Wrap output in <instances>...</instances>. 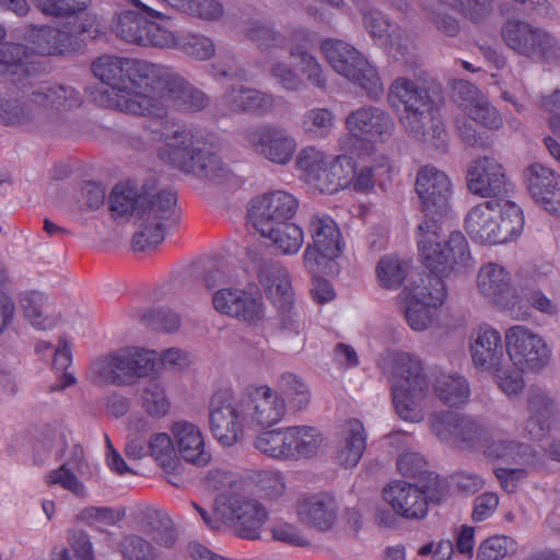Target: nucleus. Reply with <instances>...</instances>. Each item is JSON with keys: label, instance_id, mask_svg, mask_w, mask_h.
<instances>
[{"label": "nucleus", "instance_id": "f257e3e1", "mask_svg": "<svg viewBox=\"0 0 560 560\" xmlns=\"http://www.w3.org/2000/svg\"><path fill=\"white\" fill-rule=\"evenodd\" d=\"M92 72L102 83L117 91V105L129 114H147L154 108L153 84L156 67L139 59L103 55L92 63Z\"/></svg>", "mask_w": 560, "mask_h": 560}, {"label": "nucleus", "instance_id": "f03ea898", "mask_svg": "<svg viewBox=\"0 0 560 560\" xmlns=\"http://www.w3.org/2000/svg\"><path fill=\"white\" fill-rule=\"evenodd\" d=\"M388 101L392 106L397 103L404 105L399 122L409 136L430 143L436 150H445L447 133L443 122L434 114L443 101L439 91L430 93L412 80L398 78L389 88Z\"/></svg>", "mask_w": 560, "mask_h": 560}, {"label": "nucleus", "instance_id": "7ed1b4c3", "mask_svg": "<svg viewBox=\"0 0 560 560\" xmlns=\"http://www.w3.org/2000/svg\"><path fill=\"white\" fill-rule=\"evenodd\" d=\"M524 225L521 208L508 199H491L475 206L465 220L469 236L481 244H502L517 236Z\"/></svg>", "mask_w": 560, "mask_h": 560}, {"label": "nucleus", "instance_id": "20e7f679", "mask_svg": "<svg viewBox=\"0 0 560 560\" xmlns=\"http://www.w3.org/2000/svg\"><path fill=\"white\" fill-rule=\"evenodd\" d=\"M138 202L139 230L133 235L132 248L152 250L164 241L165 231L179 221L177 196L172 190L153 191L152 186L143 185Z\"/></svg>", "mask_w": 560, "mask_h": 560}, {"label": "nucleus", "instance_id": "39448f33", "mask_svg": "<svg viewBox=\"0 0 560 560\" xmlns=\"http://www.w3.org/2000/svg\"><path fill=\"white\" fill-rule=\"evenodd\" d=\"M442 226L436 220H424L418 225V247L429 272L440 277L448 276L456 266H466L470 260L465 236L454 231L442 241Z\"/></svg>", "mask_w": 560, "mask_h": 560}, {"label": "nucleus", "instance_id": "423d86ee", "mask_svg": "<svg viewBox=\"0 0 560 560\" xmlns=\"http://www.w3.org/2000/svg\"><path fill=\"white\" fill-rule=\"evenodd\" d=\"M429 392V383L418 360L409 353H395L392 359V394L398 416L406 421L420 422V406Z\"/></svg>", "mask_w": 560, "mask_h": 560}, {"label": "nucleus", "instance_id": "0eeeda50", "mask_svg": "<svg viewBox=\"0 0 560 560\" xmlns=\"http://www.w3.org/2000/svg\"><path fill=\"white\" fill-rule=\"evenodd\" d=\"M155 353L142 348H121L94 360L90 380L94 385L130 386L154 369Z\"/></svg>", "mask_w": 560, "mask_h": 560}, {"label": "nucleus", "instance_id": "6e6552de", "mask_svg": "<svg viewBox=\"0 0 560 560\" xmlns=\"http://www.w3.org/2000/svg\"><path fill=\"white\" fill-rule=\"evenodd\" d=\"M320 51L338 74L360 86L370 100L383 95L384 86L376 69L355 47L341 39L326 38Z\"/></svg>", "mask_w": 560, "mask_h": 560}, {"label": "nucleus", "instance_id": "1a4fd4ad", "mask_svg": "<svg viewBox=\"0 0 560 560\" xmlns=\"http://www.w3.org/2000/svg\"><path fill=\"white\" fill-rule=\"evenodd\" d=\"M447 485L438 475H425L421 483L395 481L383 490L384 500L399 516L420 520L427 515L429 503L440 504L447 495Z\"/></svg>", "mask_w": 560, "mask_h": 560}, {"label": "nucleus", "instance_id": "9d476101", "mask_svg": "<svg viewBox=\"0 0 560 560\" xmlns=\"http://www.w3.org/2000/svg\"><path fill=\"white\" fill-rule=\"evenodd\" d=\"M504 44L516 55L534 62L560 59V43L549 31L520 19H508L501 27Z\"/></svg>", "mask_w": 560, "mask_h": 560}, {"label": "nucleus", "instance_id": "9b49d317", "mask_svg": "<svg viewBox=\"0 0 560 560\" xmlns=\"http://www.w3.org/2000/svg\"><path fill=\"white\" fill-rule=\"evenodd\" d=\"M409 285H405L399 296L404 301L405 318L411 329L423 331L433 323L435 310L446 296L444 280L432 275L418 273Z\"/></svg>", "mask_w": 560, "mask_h": 560}, {"label": "nucleus", "instance_id": "f8f14e48", "mask_svg": "<svg viewBox=\"0 0 560 560\" xmlns=\"http://www.w3.org/2000/svg\"><path fill=\"white\" fill-rule=\"evenodd\" d=\"M215 516L240 538L255 540L268 520V511L257 500L237 494H220L213 503Z\"/></svg>", "mask_w": 560, "mask_h": 560}, {"label": "nucleus", "instance_id": "ddd939ff", "mask_svg": "<svg viewBox=\"0 0 560 560\" xmlns=\"http://www.w3.org/2000/svg\"><path fill=\"white\" fill-rule=\"evenodd\" d=\"M432 434L440 441L451 442L462 448L485 447L490 442L489 429L479 420L454 411H436L430 415Z\"/></svg>", "mask_w": 560, "mask_h": 560}, {"label": "nucleus", "instance_id": "4468645a", "mask_svg": "<svg viewBox=\"0 0 560 560\" xmlns=\"http://www.w3.org/2000/svg\"><path fill=\"white\" fill-rule=\"evenodd\" d=\"M505 351L522 372H539L550 361V350L544 339L525 326L516 325L505 331Z\"/></svg>", "mask_w": 560, "mask_h": 560}, {"label": "nucleus", "instance_id": "2eb2a0df", "mask_svg": "<svg viewBox=\"0 0 560 560\" xmlns=\"http://www.w3.org/2000/svg\"><path fill=\"white\" fill-rule=\"evenodd\" d=\"M246 420L241 401L236 402L226 390H218L209 402V424L213 436L224 446L237 443L244 433L243 422Z\"/></svg>", "mask_w": 560, "mask_h": 560}, {"label": "nucleus", "instance_id": "dca6fc26", "mask_svg": "<svg viewBox=\"0 0 560 560\" xmlns=\"http://www.w3.org/2000/svg\"><path fill=\"white\" fill-rule=\"evenodd\" d=\"M243 137L258 155L278 165L290 163L298 147L295 138L276 125L248 127Z\"/></svg>", "mask_w": 560, "mask_h": 560}, {"label": "nucleus", "instance_id": "f3484780", "mask_svg": "<svg viewBox=\"0 0 560 560\" xmlns=\"http://www.w3.org/2000/svg\"><path fill=\"white\" fill-rule=\"evenodd\" d=\"M416 191L421 200V210L425 220H436L445 217L450 210L452 185L445 173L432 166L422 167L416 179Z\"/></svg>", "mask_w": 560, "mask_h": 560}, {"label": "nucleus", "instance_id": "a211bd4d", "mask_svg": "<svg viewBox=\"0 0 560 560\" xmlns=\"http://www.w3.org/2000/svg\"><path fill=\"white\" fill-rule=\"evenodd\" d=\"M466 184L471 194L493 199H506L513 188L502 164L489 156L478 158L468 164Z\"/></svg>", "mask_w": 560, "mask_h": 560}, {"label": "nucleus", "instance_id": "6ab92c4d", "mask_svg": "<svg viewBox=\"0 0 560 560\" xmlns=\"http://www.w3.org/2000/svg\"><path fill=\"white\" fill-rule=\"evenodd\" d=\"M247 256L256 264L259 281L275 306L280 312H290L294 292L287 269L278 260L264 257L255 248H247Z\"/></svg>", "mask_w": 560, "mask_h": 560}, {"label": "nucleus", "instance_id": "aec40b11", "mask_svg": "<svg viewBox=\"0 0 560 560\" xmlns=\"http://www.w3.org/2000/svg\"><path fill=\"white\" fill-rule=\"evenodd\" d=\"M308 232L313 244L304 252V265L311 272L316 270L320 258L334 259L341 253V234L336 222L328 215H312Z\"/></svg>", "mask_w": 560, "mask_h": 560}, {"label": "nucleus", "instance_id": "412c9836", "mask_svg": "<svg viewBox=\"0 0 560 560\" xmlns=\"http://www.w3.org/2000/svg\"><path fill=\"white\" fill-rule=\"evenodd\" d=\"M299 200L283 190L255 197L249 202L248 217L255 230L289 222L296 213Z\"/></svg>", "mask_w": 560, "mask_h": 560}, {"label": "nucleus", "instance_id": "4be33fe9", "mask_svg": "<svg viewBox=\"0 0 560 560\" xmlns=\"http://www.w3.org/2000/svg\"><path fill=\"white\" fill-rule=\"evenodd\" d=\"M526 188L533 200L551 214L560 213V176L551 168L532 163L523 171Z\"/></svg>", "mask_w": 560, "mask_h": 560}, {"label": "nucleus", "instance_id": "5701e85b", "mask_svg": "<svg viewBox=\"0 0 560 560\" xmlns=\"http://www.w3.org/2000/svg\"><path fill=\"white\" fill-rule=\"evenodd\" d=\"M241 407L246 419L265 427L277 423L285 410L284 398L267 386L247 389L241 399Z\"/></svg>", "mask_w": 560, "mask_h": 560}, {"label": "nucleus", "instance_id": "b1692460", "mask_svg": "<svg viewBox=\"0 0 560 560\" xmlns=\"http://www.w3.org/2000/svg\"><path fill=\"white\" fill-rule=\"evenodd\" d=\"M528 419L522 427V435L532 440L544 438L551 429L558 412L557 405L549 394L532 386L527 395Z\"/></svg>", "mask_w": 560, "mask_h": 560}, {"label": "nucleus", "instance_id": "393cba45", "mask_svg": "<svg viewBox=\"0 0 560 560\" xmlns=\"http://www.w3.org/2000/svg\"><path fill=\"white\" fill-rule=\"evenodd\" d=\"M214 308L250 325H257L265 316L261 296H250L245 292L221 289L212 296Z\"/></svg>", "mask_w": 560, "mask_h": 560}, {"label": "nucleus", "instance_id": "a878e982", "mask_svg": "<svg viewBox=\"0 0 560 560\" xmlns=\"http://www.w3.org/2000/svg\"><path fill=\"white\" fill-rule=\"evenodd\" d=\"M470 354L474 365L483 372L500 371L501 363H506L501 335L490 326L471 334Z\"/></svg>", "mask_w": 560, "mask_h": 560}, {"label": "nucleus", "instance_id": "bb28decb", "mask_svg": "<svg viewBox=\"0 0 560 560\" xmlns=\"http://www.w3.org/2000/svg\"><path fill=\"white\" fill-rule=\"evenodd\" d=\"M479 292L493 304L509 307L516 298L511 273L502 266L488 262L478 272Z\"/></svg>", "mask_w": 560, "mask_h": 560}, {"label": "nucleus", "instance_id": "cd10ccee", "mask_svg": "<svg viewBox=\"0 0 560 560\" xmlns=\"http://www.w3.org/2000/svg\"><path fill=\"white\" fill-rule=\"evenodd\" d=\"M338 503L326 492L300 499L296 512L302 523L320 533L332 529L338 518Z\"/></svg>", "mask_w": 560, "mask_h": 560}, {"label": "nucleus", "instance_id": "c85d7f7f", "mask_svg": "<svg viewBox=\"0 0 560 560\" xmlns=\"http://www.w3.org/2000/svg\"><path fill=\"white\" fill-rule=\"evenodd\" d=\"M222 105L224 107L222 115L252 114L264 116L273 108L275 101L271 95L257 89L232 84L222 96Z\"/></svg>", "mask_w": 560, "mask_h": 560}, {"label": "nucleus", "instance_id": "c756f323", "mask_svg": "<svg viewBox=\"0 0 560 560\" xmlns=\"http://www.w3.org/2000/svg\"><path fill=\"white\" fill-rule=\"evenodd\" d=\"M346 125L352 133L380 141L388 139L395 130L392 116L375 106H363L350 112L346 118Z\"/></svg>", "mask_w": 560, "mask_h": 560}, {"label": "nucleus", "instance_id": "7c9ffc66", "mask_svg": "<svg viewBox=\"0 0 560 560\" xmlns=\"http://www.w3.org/2000/svg\"><path fill=\"white\" fill-rule=\"evenodd\" d=\"M166 148L161 150V159L170 162L179 171L191 170V161L198 156L201 147L191 128L175 125L170 137L166 138Z\"/></svg>", "mask_w": 560, "mask_h": 560}, {"label": "nucleus", "instance_id": "2f4dec72", "mask_svg": "<svg viewBox=\"0 0 560 560\" xmlns=\"http://www.w3.org/2000/svg\"><path fill=\"white\" fill-rule=\"evenodd\" d=\"M365 431L361 421H347L340 432L336 448V460L346 468L354 467L361 459L366 442Z\"/></svg>", "mask_w": 560, "mask_h": 560}, {"label": "nucleus", "instance_id": "473e14b6", "mask_svg": "<svg viewBox=\"0 0 560 560\" xmlns=\"http://www.w3.org/2000/svg\"><path fill=\"white\" fill-rule=\"evenodd\" d=\"M173 433L178 453L185 462L196 466L209 463L211 454L205 450V440L198 427L189 422H176Z\"/></svg>", "mask_w": 560, "mask_h": 560}, {"label": "nucleus", "instance_id": "72a5a7b5", "mask_svg": "<svg viewBox=\"0 0 560 560\" xmlns=\"http://www.w3.org/2000/svg\"><path fill=\"white\" fill-rule=\"evenodd\" d=\"M138 524L141 530L162 547L171 548L177 539L173 521L166 512L148 506L139 512Z\"/></svg>", "mask_w": 560, "mask_h": 560}, {"label": "nucleus", "instance_id": "f704fd0d", "mask_svg": "<svg viewBox=\"0 0 560 560\" xmlns=\"http://www.w3.org/2000/svg\"><path fill=\"white\" fill-rule=\"evenodd\" d=\"M485 454L490 459L512 460L535 468L542 465L541 457L536 450L528 444L513 440H499L489 443Z\"/></svg>", "mask_w": 560, "mask_h": 560}, {"label": "nucleus", "instance_id": "c9c22d12", "mask_svg": "<svg viewBox=\"0 0 560 560\" xmlns=\"http://www.w3.org/2000/svg\"><path fill=\"white\" fill-rule=\"evenodd\" d=\"M25 39L33 45L34 52L43 56L60 54L69 46V33L50 25H28Z\"/></svg>", "mask_w": 560, "mask_h": 560}, {"label": "nucleus", "instance_id": "e433bc0d", "mask_svg": "<svg viewBox=\"0 0 560 560\" xmlns=\"http://www.w3.org/2000/svg\"><path fill=\"white\" fill-rule=\"evenodd\" d=\"M30 103L45 108L68 109L79 106L80 93L63 84L40 85L30 94Z\"/></svg>", "mask_w": 560, "mask_h": 560}, {"label": "nucleus", "instance_id": "4c0bfd02", "mask_svg": "<svg viewBox=\"0 0 560 560\" xmlns=\"http://www.w3.org/2000/svg\"><path fill=\"white\" fill-rule=\"evenodd\" d=\"M289 459L299 460L316 456L324 443L322 433L314 427H289Z\"/></svg>", "mask_w": 560, "mask_h": 560}, {"label": "nucleus", "instance_id": "58836bf2", "mask_svg": "<svg viewBox=\"0 0 560 560\" xmlns=\"http://www.w3.org/2000/svg\"><path fill=\"white\" fill-rule=\"evenodd\" d=\"M262 237L270 241V245L283 255H293L303 245L304 234L302 229L291 222L270 225L256 230Z\"/></svg>", "mask_w": 560, "mask_h": 560}, {"label": "nucleus", "instance_id": "ea45409f", "mask_svg": "<svg viewBox=\"0 0 560 560\" xmlns=\"http://www.w3.org/2000/svg\"><path fill=\"white\" fill-rule=\"evenodd\" d=\"M435 396L446 406L459 407L467 402L470 388L459 374H440L433 384Z\"/></svg>", "mask_w": 560, "mask_h": 560}, {"label": "nucleus", "instance_id": "a19ab883", "mask_svg": "<svg viewBox=\"0 0 560 560\" xmlns=\"http://www.w3.org/2000/svg\"><path fill=\"white\" fill-rule=\"evenodd\" d=\"M165 84L171 97L183 110L200 112L210 103V98L202 91L188 85L180 78H168Z\"/></svg>", "mask_w": 560, "mask_h": 560}, {"label": "nucleus", "instance_id": "79ce46f5", "mask_svg": "<svg viewBox=\"0 0 560 560\" xmlns=\"http://www.w3.org/2000/svg\"><path fill=\"white\" fill-rule=\"evenodd\" d=\"M191 170H184V172L215 183L225 180L231 174L230 168L219 155L203 148L191 161Z\"/></svg>", "mask_w": 560, "mask_h": 560}, {"label": "nucleus", "instance_id": "37998d69", "mask_svg": "<svg viewBox=\"0 0 560 560\" xmlns=\"http://www.w3.org/2000/svg\"><path fill=\"white\" fill-rule=\"evenodd\" d=\"M246 36L261 50L283 49L287 46V36L278 31L271 22L265 20L249 21L246 27Z\"/></svg>", "mask_w": 560, "mask_h": 560}, {"label": "nucleus", "instance_id": "c03bdc74", "mask_svg": "<svg viewBox=\"0 0 560 560\" xmlns=\"http://www.w3.org/2000/svg\"><path fill=\"white\" fill-rule=\"evenodd\" d=\"M409 261L397 256H385L380 259L376 272L381 285L385 289H398L404 280L411 275Z\"/></svg>", "mask_w": 560, "mask_h": 560}, {"label": "nucleus", "instance_id": "a18cd8bd", "mask_svg": "<svg viewBox=\"0 0 560 560\" xmlns=\"http://www.w3.org/2000/svg\"><path fill=\"white\" fill-rule=\"evenodd\" d=\"M21 306L25 319L36 329H51L57 318L46 314L45 298L42 293L30 292L21 299Z\"/></svg>", "mask_w": 560, "mask_h": 560}, {"label": "nucleus", "instance_id": "49530a36", "mask_svg": "<svg viewBox=\"0 0 560 560\" xmlns=\"http://www.w3.org/2000/svg\"><path fill=\"white\" fill-rule=\"evenodd\" d=\"M289 427L265 431L255 440L259 452L277 459H289Z\"/></svg>", "mask_w": 560, "mask_h": 560}, {"label": "nucleus", "instance_id": "de8ad7c7", "mask_svg": "<svg viewBox=\"0 0 560 560\" xmlns=\"http://www.w3.org/2000/svg\"><path fill=\"white\" fill-rule=\"evenodd\" d=\"M124 560H159L160 552L152 542L137 534H127L118 542Z\"/></svg>", "mask_w": 560, "mask_h": 560}, {"label": "nucleus", "instance_id": "09e8293b", "mask_svg": "<svg viewBox=\"0 0 560 560\" xmlns=\"http://www.w3.org/2000/svg\"><path fill=\"white\" fill-rule=\"evenodd\" d=\"M149 455L154 457L166 474L179 468V460L172 439L166 433H155L149 440Z\"/></svg>", "mask_w": 560, "mask_h": 560}, {"label": "nucleus", "instance_id": "8fccbe9b", "mask_svg": "<svg viewBox=\"0 0 560 560\" xmlns=\"http://www.w3.org/2000/svg\"><path fill=\"white\" fill-rule=\"evenodd\" d=\"M142 194V187L138 190L131 186L116 185L109 197V210L115 217H128L136 214L138 217V200Z\"/></svg>", "mask_w": 560, "mask_h": 560}, {"label": "nucleus", "instance_id": "3c124183", "mask_svg": "<svg viewBox=\"0 0 560 560\" xmlns=\"http://www.w3.org/2000/svg\"><path fill=\"white\" fill-rule=\"evenodd\" d=\"M335 124V115L327 108L307 110L301 120L302 130L312 138H325Z\"/></svg>", "mask_w": 560, "mask_h": 560}, {"label": "nucleus", "instance_id": "603ef678", "mask_svg": "<svg viewBox=\"0 0 560 560\" xmlns=\"http://www.w3.org/2000/svg\"><path fill=\"white\" fill-rule=\"evenodd\" d=\"M35 117L36 114L24 101L0 97V124L20 126L33 121Z\"/></svg>", "mask_w": 560, "mask_h": 560}, {"label": "nucleus", "instance_id": "864d4df0", "mask_svg": "<svg viewBox=\"0 0 560 560\" xmlns=\"http://www.w3.org/2000/svg\"><path fill=\"white\" fill-rule=\"evenodd\" d=\"M385 50L395 60L408 62L412 57L416 49L413 40L407 31L398 25L392 26V30L386 35Z\"/></svg>", "mask_w": 560, "mask_h": 560}, {"label": "nucleus", "instance_id": "5fc2aeb1", "mask_svg": "<svg viewBox=\"0 0 560 560\" xmlns=\"http://www.w3.org/2000/svg\"><path fill=\"white\" fill-rule=\"evenodd\" d=\"M33 2L45 15L69 20L85 11L90 0H33Z\"/></svg>", "mask_w": 560, "mask_h": 560}, {"label": "nucleus", "instance_id": "6e6d98bb", "mask_svg": "<svg viewBox=\"0 0 560 560\" xmlns=\"http://www.w3.org/2000/svg\"><path fill=\"white\" fill-rule=\"evenodd\" d=\"M280 389L285 399L296 410L304 409L311 399L307 386L294 374L285 373L280 380Z\"/></svg>", "mask_w": 560, "mask_h": 560}, {"label": "nucleus", "instance_id": "4d7b16f0", "mask_svg": "<svg viewBox=\"0 0 560 560\" xmlns=\"http://www.w3.org/2000/svg\"><path fill=\"white\" fill-rule=\"evenodd\" d=\"M176 48L197 60H207L215 52L213 42L203 35L197 34L179 36Z\"/></svg>", "mask_w": 560, "mask_h": 560}, {"label": "nucleus", "instance_id": "13d9d810", "mask_svg": "<svg viewBox=\"0 0 560 560\" xmlns=\"http://www.w3.org/2000/svg\"><path fill=\"white\" fill-rule=\"evenodd\" d=\"M172 7L198 16L203 20L212 21L221 16L222 5L217 0H167Z\"/></svg>", "mask_w": 560, "mask_h": 560}, {"label": "nucleus", "instance_id": "bf43d9fd", "mask_svg": "<svg viewBox=\"0 0 560 560\" xmlns=\"http://www.w3.org/2000/svg\"><path fill=\"white\" fill-rule=\"evenodd\" d=\"M467 116L475 122L481 125L488 130H498L503 126L502 117L499 110L489 102L487 96H482L467 113Z\"/></svg>", "mask_w": 560, "mask_h": 560}, {"label": "nucleus", "instance_id": "052dcab7", "mask_svg": "<svg viewBox=\"0 0 560 560\" xmlns=\"http://www.w3.org/2000/svg\"><path fill=\"white\" fill-rule=\"evenodd\" d=\"M456 9L464 18L472 23H480L492 11L493 0H439Z\"/></svg>", "mask_w": 560, "mask_h": 560}, {"label": "nucleus", "instance_id": "680f3d73", "mask_svg": "<svg viewBox=\"0 0 560 560\" xmlns=\"http://www.w3.org/2000/svg\"><path fill=\"white\" fill-rule=\"evenodd\" d=\"M154 100V108L151 113L147 114H138L139 116H152L153 119L149 120L144 125V130L148 132L149 137L153 141H164L166 143V138L170 137L173 128L176 124L172 122L166 116L165 112L162 107L159 106L156 98Z\"/></svg>", "mask_w": 560, "mask_h": 560}, {"label": "nucleus", "instance_id": "e2e57ef3", "mask_svg": "<svg viewBox=\"0 0 560 560\" xmlns=\"http://www.w3.org/2000/svg\"><path fill=\"white\" fill-rule=\"evenodd\" d=\"M70 547L59 553L58 560H93L90 537L83 530H72L69 536Z\"/></svg>", "mask_w": 560, "mask_h": 560}, {"label": "nucleus", "instance_id": "0e129e2a", "mask_svg": "<svg viewBox=\"0 0 560 560\" xmlns=\"http://www.w3.org/2000/svg\"><path fill=\"white\" fill-rule=\"evenodd\" d=\"M48 485H60L63 489L70 491L78 498L86 495V488L82 481L68 467V463L62 464L58 469L51 470L46 476Z\"/></svg>", "mask_w": 560, "mask_h": 560}, {"label": "nucleus", "instance_id": "69168bd1", "mask_svg": "<svg viewBox=\"0 0 560 560\" xmlns=\"http://www.w3.org/2000/svg\"><path fill=\"white\" fill-rule=\"evenodd\" d=\"M143 407L151 416L162 417L168 410L164 388L156 381H150L142 394Z\"/></svg>", "mask_w": 560, "mask_h": 560}, {"label": "nucleus", "instance_id": "338daca9", "mask_svg": "<svg viewBox=\"0 0 560 560\" xmlns=\"http://www.w3.org/2000/svg\"><path fill=\"white\" fill-rule=\"evenodd\" d=\"M270 75L277 84L289 92H296L304 88V81L299 73L287 62L278 61L270 67Z\"/></svg>", "mask_w": 560, "mask_h": 560}, {"label": "nucleus", "instance_id": "774afa93", "mask_svg": "<svg viewBox=\"0 0 560 560\" xmlns=\"http://www.w3.org/2000/svg\"><path fill=\"white\" fill-rule=\"evenodd\" d=\"M513 540L508 536H492L483 540L477 550V560H499L504 558Z\"/></svg>", "mask_w": 560, "mask_h": 560}]
</instances>
